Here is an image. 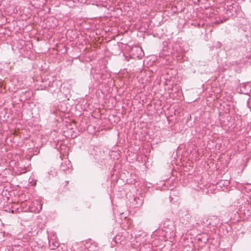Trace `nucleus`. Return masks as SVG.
<instances>
[{
	"label": "nucleus",
	"mask_w": 251,
	"mask_h": 251,
	"mask_svg": "<svg viewBox=\"0 0 251 251\" xmlns=\"http://www.w3.org/2000/svg\"><path fill=\"white\" fill-rule=\"evenodd\" d=\"M126 237L125 232L118 233L113 238V241L116 244H125L126 242Z\"/></svg>",
	"instance_id": "obj_2"
},
{
	"label": "nucleus",
	"mask_w": 251,
	"mask_h": 251,
	"mask_svg": "<svg viewBox=\"0 0 251 251\" xmlns=\"http://www.w3.org/2000/svg\"><path fill=\"white\" fill-rule=\"evenodd\" d=\"M245 189L247 190V192L251 191V184L247 183L245 186H244Z\"/></svg>",
	"instance_id": "obj_4"
},
{
	"label": "nucleus",
	"mask_w": 251,
	"mask_h": 251,
	"mask_svg": "<svg viewBox=\"0 0 251 251\" xmlns=\"http://www.w3.org/2000/svg\"><path fill=\"white\" fill-rule=\"evenodd\" d=\"M197 240L198 241L202 242L203 243V244H205L207 242V239H206V238L203 239V238H198Z\"/></svg>",
	"instance_id": "obj_5"
},
{
	"label": "nucleus",
	"mask_w": 251,
	"mask_h": 251,
	"mask_svg": "<svg viewBox=\"0 0 251 251\" xmlns=\"http://www.w3.org/2000/svg\"><path fill=\"white\" fill-rule=\"evenodd\" d=\"M30 208L32 212L39 213L42 209V205L40 202L36 201L31 204V205L30 206Z\"/></svg>",
	"instance_id": "obj_3"
},
{
	"label": "nucleus",
	"mask_w": 251,
	"mask_h": 251,
	"mask_svg": "<svg viewBox=\"0 0 251 251\" xmlns=\"http://www.w3.org/2000/svg\"><path fill=\"white\" fill-rule=\"evenodd\" d=\"M83 245L88 251H98L99 250L98 244L91 239L85 241Z\"/></svg>",
	"instance_id": "obj_1"
}]
</instances>
